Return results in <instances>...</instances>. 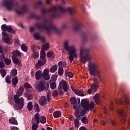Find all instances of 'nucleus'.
<instances>
[{"mask_svg": "<svg viewBox=\"0 0 130 130\" xmlns=\"http://www.w3.org/2000/svg\"><path fill=\"white\" fill-rule=\"evenodd\" d=\"M66 12H68L71 16H74L76 14V9L73 7H69L64 9L62 6H60L57 8L56 7H53L50 9H42V13L44 17V23H38L36 24V26L39 30H43V29L46 30L48 35L50 34L51 31H54L56 34H60L59 29L57 28L56 26H53L51 23L45 18V15L51 13L53 18H58L60 17V13H66Z\"/></svg>", "mask_w": 130, "mask_h": 130, "instance_id": "1", "label": "nucleus"}, {"mask_svg": "<svg viewBox=\"0 0 130 130\" xmlns=\"http://www.w3.org/2000/svg\"><path fill=\"white\" fill-rule=\"evenodd\" d=\"M90 49L89 48L82 47L80 48V59L83 63H86L87 61L88 62L89 74L90 76H97L99 79L100 82H102V78L100 74L101 73V69L99 65L95 62H91L92 58L89 55Z\"/></svg>", "mask_w": 130, "mask_h": 130, "instance_id": "2", "label": "nucleus"}, {"mask_svg": "<svg viewBox=\"0 0 130 130\" xmlns=\"http://www.w3.org/2000/svg\"><path fill=\"white\" fill-rule=\"evenodd\" d=\"M123 99H124V101L120 99L115 100V102L118 104L123 105V110L121 109H118L117 110V112L122 117L121 122L124 124L126 121L124 118L127 116V114L126 113V111H127V105L129 104V96L127 94H123Z\"/></svg>", "mask_w": 130, "mask_h": 130, "instance_id": "3", "label": "nucleus"}, {"mask_svg": "<svg viewBox=\"0 0 130 130\" xmlns=\"http://www.w3.org/2000/svg\"><path fill=\"white\" fill-rule=\"evenodd\" d=\"M63 47L65 50H67L69 54V58L70 62H73L74 60V58H77V55L76 52H77V49L75 46H69V42L65 41L63 44Z\"/></svg>", "mask_w": 130, "mask_h": 130, "instance_id": "4", "label": "nucleus"}, {"mask_svg": "<svg viewBox=\"0 0 130 130\" xmlns=\"http://www.w3.org/2000/svg\"><path fill=\"white\" fill-rule=\"evenodd\" d=\"M1 28L2 31V35L4 37L3 39V41H5V43L7 44H10V38L9 37V34H7L5 31H8L11 34H15L16 33V31L13 29L11 25H7L6 24H3L1 26Z\"/></svg>", "mask_w": 130, "mask_h": 130, "instance_id": "5", "label": "nucleus"}, {"mask_svg": "<svg viewBox=\"0 0 130 130\" xmlns=\"http://www.w3.org/2000/svg\"><path fill=\"white\" fill-rule=\"evenodd\" d=\"M23 92H24V87H20L17 91V109L18 110L23 109V107L25 105L24 98H19L23 95Z\"/></svg>", "mask_w": 130, "mask_h": 130, "instance_id": "6", "label": "nucleus"}, {"mask_svg": "<svg viewBox=\"0 0 130 130\" xmlns=\"http://www.w3.org/2000/svg\"><path fill=\"white\" fill-rule=\"evenodd\" d=\"M71 22L74 24V26L73 27V30L78 32L79 31H81L83 27H84V25L82 23L79 22L78 19L75 17H72L71 19Z\"/></svg>", "mask_w": 130, "mask_h": 130, "instance_id": "7", "label": "nucleus"}, {"mask_svg": "<svg viewBox=\"0 0 130 130\" xmlns=\"http://www.w3.org/2000/svg\"><path fill=\"white\" fill-rule=\"evenodd\" d=\"M49 88V84L48 83L47 84L46 86H45V83L43 81H40L39 83L36 87V89L40 93L41 92H43V91H47Z\"/></svg>", "mask_w": 130, "mask_h": 130, "instance_id": "8", "label": "nucleus"}, {"mask_svg": "<svg viewBox=\"0 0 130 130\" xmlns=\"http://www.w3.org/2000/svg\"><path fill=\"white\" fill-rule=\"evenodd\" d=\"M3 6H5L9 11L15 10V5L12 0H3Z\"/></svg>", "mask_w": 130, "mask_h": 130, "instance_id": "9", "label": "nucleus"}, {"mask_svg": "<svg viewBox=\"0 0 130 130\" xmlns=\"http://www.w3.org/2000/svg\"><path fill=\"white\" fill-rule=\"evenodd\" d=\"M28 9H29V7L27 4H23L20 7V9L17 11V15H23V14L28 13Z\"/></svg>", "mask_w": 130, "mask_h": 130, "instance_id": "10", "label": "nucleus"}, {"mask_svg": "<svg viewBox=\"0 0 130 130\" xmlns=\"http://www.w3.org/2000/svg\"><path fill=\"white\" fill-rule=\"evenodd\" d=\"M60 89H63L64 92H68L69 90V86L68 83L64 80H61L59 83V87Z\"/></svg>", "mask_w": 130, "mask_h": 130, "instance_id": "11", "label": "nucleus"}, {"mask_svg": "<svg viewBox=\"0 0 130 130\" xmlns=\"http://www.w3.org/2000/svg\"><path fill=\"white\" fill-rule=\"evenodd\" d=\"M93 83L90 86V88L95 92L97 91V88H99V81L97 78H93Z\"/></svg>", "mask_w": 130, "mask_h": 130, "instance_id": "12", "label": "nucleus"}, {"mask_svg": "<svg viewBox=\"0 0 130 130\" xmlns=\"http://www.w3.org/2000/svg\"><path fill=\"white\" fill-rule=\"evenodd\" d=\"M81 104L84 109L86 110V111H89V102L87 101L86 99H82L81 101Z\"/></svg>", "mask_w": 130, "mask_h": 130, "instance_id": "13", "label": "nucleus"}, {"mask_svg": "<svg viewBox=\"0 0 130 130\" xmlns=\"http://www.w3.org/2000/svg\"><path fill=\"white\" fill-rule=\"evenodd\" d=\"M71 88L73 92H74L76 95H78V96H81L82 97H84V96H85V94L82 92V91L79 89H76L72 86H71Z\"/></svg>", "mask_w": 130, "mask_h": 130, "instance_id": "14", "label": "nucleus"}, {"mask_svg": "<svg viewBox=\"0 0 130 130\" xmlns=\"http://www.w3.org/2000/svg\"><path fill=\"white\" fill-rule=\"evenodd\" d=\"M39 103L41 106H44L47 103V99L46 96H42L40 98Z\"/></svg>", "mask_w": 130, "mask_h": 130, "instance_id": "15", "label": "nucleus"}, {"mask_svg": "<svg viewBox=\"0 0 130 130\" xmlns=\"http://www.w3.org/2000/svg\"><path fill=\"white\" fill-rule=\"evenodd\" d=\"M45 57H46V53H45V52L43 50H41L40 52V60L41 61H44L45 63H46V59H45Z\"/></svg>", "mask_w": 130, "mask_h": 130, "instance_id": "16", "label": "nucleus"}, {"mask_svg": "<svg viewBox=\"0 0 130 130\" xmlns=\"http://www.w3.org/2000/svg\"><path fill=\"white\" fill-rule=\"evenodd\" d=\"M28 19H36V20H40L41 19V16L38 14H34L33 13H31L28 16Z\"/></svg>", "mask_w": 130, "mask_h": 130, "instance_id": "17", "label": "nucleus"}, {"mask_svg": "<svg viewBox=\"0 0 130 130\" xmlns=\"http://www.w3.org/2000/svg\"><path fill=\"white\" fill-rule=\"evenodd\" d=\"M42 72L40 70L37 71L36 73H35V76H36V79L37 80H39L42 78L43 76Z\"/></svg>", "mask_w": 130, "mask_h": 130, "instance_id": "18", "label": "nucleus"}, {"mask_svg": "<svg viewBox=\"0 0 130 130\" xmlns=\"http://www.w3.org/2000/svg\"><path fill=\"white\" fill-rule=\"evenodd\" d=\"M45 63H45V62L42 61L40 60H39L38 61V63H36V66H35L36 68L38 69L39 68H40V67H42V66H44V64H45Z\"/></svg>", "mask_w": 130, "mask_h": 130, "instance_id": "19", "label": "nucleus"}, {"mask_svg": "<svg viewBox=\"0 0 130 130\" xmlns=\"http://www.w3.org/2000/svg\"><path fill=\"white\" fill-rule=\"evenodd\" d=\"M93 99L94 100V102H95L98 105L101 104V101H100V99L99 98V95H98V94H95L93 96Z\"/></svg>", "mask_w": 130, "mask_h": 130, "instance_id": "20", "label": "nucleus"}, {"mask_svg": "<svg viewBox=\"0 0 130 130\" xmlns=\"http://www.w3.org/2000/svg\"><path fill=\"white\" fill-rule=\"evenodd\" d=\"M12 58L13 62L17 63V50L13 51Z\"/></svg>", "mask_w": 130, "mask_h": 130, "instance_id": "21", "label": "nucleus"}, {"mask_svg": "<svg viewBox=\"0 0 130 130\" xmlns=\"http://www.w3.org/2000/svg\"><path fill=\"white\" fill-rule=\"evenodd\" d=\"M68 76L69 78H73L74 77V74L71 72H69V70H66L64 73V77L67 78Z\"/></svg>", "mask_w": 130, "mask_h": 130, "instance_id": "22", "label": "nucleus"}, {"mask_svg": "<svg viewBox=\"0 0 130 130\" xmlns=\"http://www.w3.org/2000/svg\"><path fill=\"white\" fill-rule=\"evenodd\" d=\"M53 116L55 118H58L61 116V112L60 111H56L53 113Z\"/></svg>", "mask_w": 130, "mask_h": 130, "instance_id": "23", "label": "nucleus"}, {"mask_svg": "<svg viewBox=\"0 0 130 130\" xmlns=\"http://www.w3.org/2000/svg\"><path fill=\"white\" fill-rule=\"evenodd\" d=\"M41 7H42V2L41 1H38L34 5V8H35V9H37L38 8H41Z\"/></svg>", "mask_w": 130, "mask_h": 130, "instance_id": "24", "label": "nucleus"}, {"mask_svg": "<svg viewBox=\"0 0 130 130\" xmlns=\"http://www.w3.org/2000/svg\"><path fill=\"white\" fill-rule=\"evenodd\" d=\"M34 117L37 123L39 124V123H40V116H39V113H36L34 115Z\"/></svg>", "mask_w": 130, "mask_h": 130, "instance_id": "25", "label": "nucleus"}, {"mask_svg": "<svg viewBox=\"0 0 130 130\" xmlns=\"http://www.w3.org/2000/svg\"><path fill=\"white\" fill-rule=\"evenodd\" d=\"M56 71H57V64L53 65L50 69V73H55V72H56Z\"/></svg>", "mask_w": 130, "mask_h": 130, "instance_id": "26", "label": "nucleus"}, {"mask_svg": "<svg viewBox=\"0 0 130 130\" xmlns=\"http://www.w3.org/2000/svg\"><path fill=\"white\" fill-rule=\"evenodd\" d=\"M9 122L11 124H17V120H16V118L12 117L9 119Z\"/></svg>", "mask_w": 130, "mask_h": 130, "instance_id": "27", "label": "nucleus"}, {"mask_svg": "<svg viewBox=\"0 0 130 130\" xmlns=\"http://www.w3.org/2000/svg\"><path fill=\"white\" fill-rule=\"evenodd\" d=\"M27 108L29 111H32V110L33 109V104L32 103V102H29L28 103Z\"/></svg>", "mask_w": 130, "mask_h": 130, "instance_id": "28", "label": "nucleus"}, {"mask_svg": "<svg viewBox=\"0 0 130 130\" xmlns=\"http://www.w3.org/2000/svg\"><path fill=\"white\" fill-rule=\"evenodd\" d=\"M49 49V45L48 44H45L42 46L41 50H48Z\"/></svg>", "mask_w": 130, "mask_h": 130, "instance_id": "29", "label": "nucleus"}, {"mask_svg": "<svg viewBox=\"0 0 130 130\" xmlns=\"http://www.w3.org/2000/svg\"><path fill=\"white\" fill-rule=\"evenodd\" d=\"M80 113H81V112H80V109H79V108L76 109V110H75V111L74 112L75 117H76L77 118H80Z\"/></svg>", "mask_w": 130, "mask_h": 130, "instance_id": "30", "label": "nucleus"}, {"mask_svg": "<svg viewBox=\"0 0 130 130\" xmlns=\"http://www.w3.org/2000/svg\"><path fill=\"white\" fill-rule=\"evenodd\" d=\"M58 75V76H62V75H63V68H62V67H59Z\"/></svg>", "mask_w": 130, "mask_h": 130, "instance_id": "31", "label": "nucleus"}, {"mask_svg": "<svg viewBox=\"0 0 130 130\" xmlns=\"http://www.w3.org/2000/svg\"><path fill=\"white\" fill-rule=\"evenodd\" d=\"M74 123L75 127H76V128H78L80 125V121H79V118H77L74 119Z\"/></svg>", "mask_w": 130, "mask_h": 130, "instance_id": "32", "label": "nucleus"}, {"mask_svg": "<svg viewBox=\"0 0 130 130\" xmlns=\"http://www.w3.org/2000/svg\"><path fill=\"white\" fill-rule=\"evenodd\" d=\"M21 49L22 50V51H24V52H26V51H28V47L26 46L25 44H22L21 45Z\"/></svg>", "mask_w": 130, "mask_h": 130, "instance_id": "33", "label": "nucleus"}, {"mask_svg": "<svg viewBox=\"0 0 130 130\" xmlns=\"http://www.w3.org/2000/svg\"><path fill=\"white\" fill-rule=\"evenodd\" d=\"M70 102L72 105H75L77 104V98L75 97H72L70 99Z\"/></svg>", "mask_w": 130, "mask_h": 130, "instance_id": "34", "label": "nucleus"}, {"mask_svg": "<svg viewBox=\"0 0 130 130\" xmlns=\"http://www.w3.org/2000/svg\"><path fill=\"white\" fill-rule=\"evenodd\" d=\"M40 122L44 124V123H46V117L44 116H42L40 117Z\"/></svg>", "mask_w": 130, "mask_h": 130, "instance_id": "35", "label": "nucleus"}, {"mask_svg": "<svg viewBox=\"0 0 130 130\" xmlns=\"http://www.w3.org/2000/svg\"><path fill=\"white\" fill-rule=\"evenodd\" d=\"M81 122L82 123L86 124L89 122V120H88V118H86V116H84L81 118Z\"/></svg>", "mask_w": 130, "mask_h": 130, "instance_id": "36", "label": "nucleus"}, {"mask_svg": "<svg viewBox=\"0 0 130 130\" xmlns=\"http://www.w3.org/2000/svg\"><path fill=\"white\" fill-rule=\"evenodd\" d=\"M32 58H37L38 57H39V52L37 51L33 52L32 55H31Z\"/></svg>", "mask_w": 130, "mask_h": 130, "instance_id": "37", "label": "nucleus"}, {"mask_svg": "<svg viewBox=\"0 0 130 130\" xmlns=\"http://www.w3.org/2000/svg\"><path fill=\"white\" fill-rule=\"evenodd\" d=\"M4 62L5 63V64L6 66H9L12 63V60H11V59L5 58L4 59Z\"/></svg>", "mask_w": 130, "mask_h": 130, "instance_id": "38", "label": "nucleus"}, {"mask_svg": "<svg viewBox=\"0 0 130 130\" xmlns=\"http://www.w3.org/2000/svg\"><path fill=\"white\" fill-rule=\"evenodd\" d=\"M107 123H108V124L111 123L112 125H114L115 126H116V125L117 124V122H116L115 121H113L112 119L107 120Z\"/></svg>", "mask_w": 130, "mask_h": 130, "instance_id": "39", "label": "nucleus"}, {"mask_svg": "<svg viewBox=\"0 0 130 130\" xmlns=\"http://www.w3.org/2000/svg\"><path fill=\"white\" fill-rule=\"evenodd\" d=\"M95 107V103L94 102H91L89 104H88V110H93Z\"/></svg>", "mask_w": 130, "mask_h": 130, "instance_id": "40", "label": "nucleus"}, {"mask_svg": "<svg viewBox=\"0 0 130 130\" xmlns=\"http://www.w3.org/2000/svg\"><path fill=\"white\" fill-rule=\"evenodd\" d=\"M23 86L24 88H25V89H32V86H31V85L28 83V82H25L23 84Z\"/></svg>", "mask_w": 130, "mask_h": 130, "instance_id": "41", "label": "nucleus"}, {"mask_svg": "<svg viewBox=\"0 0 130 130\" xmlns=\"http://www.w3.org/2000/svg\"><path fill=\"white\" fill-rule=\"evenodd\" d=\"M34 37L36 40H40V39L41 38L40 35L37 32L34 34Z\"/></svg>", "mask_w": 130, "mask_h": 130, "instance_id": "42", "label": "nucleus"}, {"mask_svg": "<svg viewBox=\"0 0 130 130\" xmlns=\"http://www.w3.org/2000/svg\"><path fill=\"white\" fill-rule=\"evenodd\" d=\"M42 78L44 79V80H46V81H48L50 79V77H49V75L48 74H43V76H42Z\"/></svg>", "mask_w": 130, "mask_h": 130, "instance_id": "43", "label": "nucleus"}, {"mask_svg": "<svg viewBox=\"0 0 130 130\" xmlns=\"http://www.w3.org/2000/svg\"><path fill=\"white\" fill-rule=\"evenodd\" d=\"M47 57H54V53L52 51H49L47 53Z\"/></svg>", "mask_w": 130, "mask_h": 130, "instance_id": "44", "label": "nucleus"}, {"mask_svg": "<svg viewBox=\"0 0 130 130\" xmlns=\"http://www.w3.org/2000/svg\"><path fill=\"white\" fill-rule=\"evenodd\" d=\"M0 73H1V76H2L3 78H5V77H6V75H7V72L5 70H4V69L0 70Z\"/></svg>", "mask_w": 130, "mask_h": 130, "instance_id": "45", "label": "nucleus"}, {"mask_svg": "<svg viewBox=\"0 0 130 130\" xmlns=\"http://www.w3.org/2000/svg\"><path fill=\"white\" fill-rule=\"evenodd\" d=\"M50 88H51L52 90H54V89L56 88V83H55L54 82L51 83L50 85Z\"/></svg>", "mask_w": 130, "mask_h": 130, "instance_id": "46", "label": "nucleus"}, {"mask_svg": "<svg viewBox=\"0 0 130 130\" xmlns=\"http://www.w3.org/2000/svg\"><path fill=\"white\" fill-rule=\"evenodd\" d=\"M11 77H15V76H17V70L13 69L11 72Z\"/></svg>", "mask_w": 130, "mask_h": 130, "instance_id": "47", "label": "nucleus"}, {"mask_svg": "<svg viewBox=\"0 0 130 130\" xmlns=\"http://www.w3.org/2000/svg\"><path fill=\"white\" fill-rule=\"evenodd\" d=\"M12 81L13 86H14V87H16V85H17V77H15L14 78H12Z\"/></svg>", "mask_w": 130, "mask_h": 130, "instance_id": "48", "label": "nucleus"}, {"mask_svg": "<svg viewBox=\"0 0 130 130\" xmlns=\"http://www.w3.org/2000/svg\"><path fill=\"white\" fill-rule=\"evenodd\" d=\"M82 39L84 43L87 42L88 41V38L87 37V35L85 34H82Z\"/></svg>", "mask_w": 130, "mask_h": 130, "instance_id": "49", "label": "nucleus"}, {"mask_svg": "<svg viewBox=\"0 0 130 130\" xmlns=\"http://www.w3.org/2000/svg\"><path fill=\"white\" fill-rule=\"evenodd\" d=\"M52 96L53 97H57L58 96V91L57 89L53 90L52 92Z\"/></svg>", "mask_w": 130, "mask_h": 130, "instance_id": "50", "label": "nucleus"}, {"mask_svg": "<svg viewBox=\"0 0 130 130\" xmlns=\"http://www.w3.org/2000/svg\"><path fill=\"white\" fill-rule=\"evenodd\" d=\"M34 107L35 108L36 111L37 112H39V111H40V109H39V105H38V103H36L34 106Z\"/></svg>", "mask_w": 130, "mask_h": 130, "instance_id": "51", "label": "nucleus"}, {"mask_svg": "<svg viewBox=\"0 0 130 130\" xmlns=\"http://www.w3.org/2000/svg\"><path fill=\"white\" fill-rule=\"evenodd\" d=\"M31 129L37 130L38 129V124L34 123L32 125Z\"/></svg>", "mask_w": 130, "mask_h": 130, "instance_id": "52", "label": "nucleus"}, {"mask_svg": "<svg viewBox=\"0 0 130 130\" xmlns=\"http://www.w3.org/2000/svg\"><path fill=\"white\" fill-rule=\"evenodd\" d=\"M31 49V51H32V52H34L35 51H36V49H37V47L36 46V45H31L30 46Z\"/></svg>", "mask_w": 130, "mask_h": 130, "instance_id": "53", "label": "nucleus"}, {"mask_svg": "<svg viewBox=\"0 0 130 130\" xmlns=\"http://www.w3.org/2000/svg\"><path fill=\"white\" fill-rule=\"evenodd\" d=\"M6 81L8 84H10V83H11V76H7L6 77Z\"/></svg>", "mask_w": 130, "mask_h": 130, "instance_id": "54", "label": "nucleus"}, {"mask_svg": "<svg viewBox=\"0 0 130 130\" xmlns=\"http://www.w3.org/2000/svg\"><path fill=\"white\" fill-rule=\"evenodd\" d=\"M86 113H87V111H86V110H83L81 112H80V117L86 115Z\"/></svg>", "mask_w": 130, "mask_h": 130, "instance_id": "55", "label": "nucleus"}, {"mask_svg": "<svg viewBox=\"0 0 130 130\" xmlns=\"http://www.w3.org/2000/svg\"><path fill=\"white\" fill-rule=\"evenodd\" d=\"M17 66H18L19 68H21V67H22V62H21V60L18 58H17Z\"/></svg>", "mask_w": 130, "mask_h": 130, "instance_id": "56", "label": "nucleus"}, {"mask_svg": "<svg viewBox=\"0 0 130 130\" xmlns=\"http://www.w3.org/2000/svg\"><path fill=\"white\" fill-rule=\"evenodd\" d=\"M58 90L59 91V95L60 96H62V95H63L64 94V92L62 91V88H59L58 87Z\"/></svg>", "mask_w": 130, "mask_h": 130, "instance_id": "57", "label": "nucleus"}, {"mask_svg": "<svg viewBox=\"0 0 130 130\" xmlns=\"http://www.w3.org/2000/svg\"><path fill=\"white\" fill-rule=\"evenodd\" d=\"M5 67V62L4 61H0V69H4Z\"/></svg>", "mask_w": 130, "mask_h": 130, "instance_id": "58", "label": "nucleus"}, {"mask_svg": "<svg viewBox=\"0 0 130 130\" xmlns=\"http://www.w3.org/2000/svg\"><path fill=\"white\" fill-rule=\"evenodd\" d=\"M58 77V76H57V75H53L51 79H52V81H56V80H57Z\"/></svg>", "mask_w": 130, "mask_h": 130, "instance_id": "59", "label": "nucleus"}, {"mask_svg": "<svg viewBox=\"0 0 130 130\" xmlns=\"http://www.w3.org/2000/svg\"><path fill=\"white\" fill-rule=\"evenodd\" d=\"M67 24L66 23L62 24V25L61 27V29H67Z\"/></svg>", "mask_w": 130, "mask_h": 130, "instance_id": "60", "label": "nucleus"}, {"mask_svg": "<svg viewBox=\"0 0 130 130\" xmlns=\"http://www.w3.org/2000/svg\"><path fill=\"white\" fill-rule=\"evenodd\" d=\"M48 73H49V71L47 69H46L44 70L43 74H46V75H48Z\"/></svg>", "mask_w": 130, "mask_h": 130, "instance_id": "61", "label": "nucleus"}, {"mask_svg": "<svg viewBox=\"0 0 130 130\" xmlns=\"http://www.w3.org/2000/svg\"><path fill=\"white\" fill-rule=\"evenodd\" d=\"M5 58H6L5 55L4 54L0 55V60H3L4 59H5Z\"/></svg>", "mask_w": 130, "mask_h": 130, "instance_id": "62", "label": "nucleus"}, {"mask_svg": "<svg viewBox=\"0 0 130 130\" xmlns=\"http://www.w3.org/2000/svg\"><path fill=\"white\" fill-rule=\"evenodd\" d=\"M22 55V53L20 51L17 50V56H21Z\"/></svg>", "mask_w": 130, "mask_h": 130, "instance_id": "63", "label": "nucleus"}, {"mask_svg": "<svg viewBox=\"0 0 130 130\" xmlns=\"http://www.w3.org/2000/svg\"><path fill=\"white\" fill-rule=\"evenodd\" d=\"M79 130H88V129L86 127L82 126L79 128Z\"/></svg>", "mask_w": 130, "mask_h": 130, "instance_id": "64", "label": "nucleus"}]
</instances>
